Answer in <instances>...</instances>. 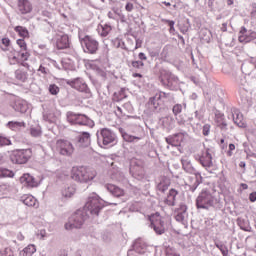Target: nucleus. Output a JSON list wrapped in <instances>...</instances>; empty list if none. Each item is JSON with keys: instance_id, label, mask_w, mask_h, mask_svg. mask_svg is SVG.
Here are the masks:
<instances>
[{"instance_id": "1", "label": "nucleus", "mask_w": 256, "mask_h": 256, "mask_svg": "<svg viewBox=\"0 0 256 256\" xmlns=\"http://www.w3.org/2000/svg\"><path fill=\"white\" fill-rule=\"evenodd\" d=\"M105 203L107 202L101 199L97 193H92L89 195L88 200L81 211L84 215H88V219H90V217H99V213H101V210L105 207Z\"/></svg>"}, {"instance_id": "2", "label": "nucleus", "mask_w": 256, "mask_h": 256, "mask_svg": "<svg viewBox=\"0 0 256 256\" xmlns=\"http://www.w3.org/2000/svg\"><path fill=\"white\" fill-rule=\"evenodd\" d=\"M97 177V172L93 168L80 166L72 169V179L78 183H89Z\"/></svg>"}, {"instance_id": "3", "label": "nucleus", "mask_w": 256, "mask_h": 256, "mask_svg": "<svg viewBox=\"0 0 256 256\" xmlns=\"http://www.w3.org/2000/svg\"><path fill=\"white\" fill-rule=\"evenodd\" d=\"M216 204L217 198H215L213 193H211V190L208 189H203L196 198L197 209L209 210L211 207H215Z\"/></svg>"}, {"instance_id": "4", "label": "nucleus", "mask_w": 256, "mask_h": 256, "mask_svg": "<svg viewBox=\"0 0 256 256\" xmlns=\"http://www.w3.org/2000/svg\"><path fill=\"white\" fill-rule=\"evenodd\" d=\"M88 215L84 214L83 210L79 209L68 219V222L64 225L66 231H73V229H81L83 223L87 221Z\"/></svg>"}, {"instance_id": "5", "label": "nucleus", "mask_w": 256, "mask_h": 256, "mask_svg": "<svg viewBox=\"0 0 256 256\" xmlns=\"http://www.w3.org/2000/svg\"><path fill=\"white\" fill-rule=\"evenodd\" d=\"M96 135L99 147H107V145H113L117 141V135L109 128L100 129Z\"/></svg>"}, {"instance_id": "6", "label": "nucleus", "mask_w": 256, "mask_h": 256, "mask_svg": "<svg viewBox=\"0 0 256 256\" xmlns=\"http://www.w3.org/2000/svg\"><path fill=\"white\" fill-rule=\"evenodd\" d=\"M33 157V151L28 149H17L11 152L10 160L15 165H25V163L29 162V159Z\"/></svg>"}, {"instance_id": "7", "label": "nucleus", "mask_w": 256, "mask_h": 256, "mask_svg": "<svg viewBox=\"0 0 256 256\" xmlns=\"http://www.w3.org/2000/svg\"><path fill=\"white\" fill-rule=\"evenodd\" d=\"M67 121L70 122L71 125H84L86 127H93V125H95V122L87 117V115L73 112L67 113Z\"/></svg>"}, {"instance_id": "8", "label": "nucleus", "mask_w": 256, "mask_h": 256, "mask_svg": "<svg viewBox=\"0 0 256 256\" xmlns=\"http://www.w3.org/2000/svg\"><path fill=\"white\" fill-rule=\"evenodd\" d=\"M80 43L84 53L95 55L97 54V51H99V42L91 36H85L84 38L80 39Z\"/></svg>"}, {"instance_id": "9", "label": "nucleus", "mask_w": 256, "mask_h": 256, "mask_svg": "<svg viewBox=\"0 0 256 256\" xmlns=\"http://www.w3.org/2000/svg\"><path fill=\"white\" fill-rule=\"evenodd\" d=\"M161 81L164 87H168V89L173 90L177 88L179 78L169 71H164L161 73Z\"/></svg>"}, {"instance_id": "10", "label": "nucleus", "mask_w": 256, "mask_h": 256, "mask_svg": "<svg viewBox=\"0 0 256 256\" xmlns=\"http://www.w3.org/2000/svg\"><path fill=\"white\" fill-rule=\"evenodd\" d=\"M56 147L60 155H64L65 157H71V155H73L75 151L73 144L68 140H58L56 143Z\"/></svg>"}, {"instance_id": "11", "label": "nucleus", "mask_w": 256, "mask_h": 256, "mask_svg": "<svg viewBox=\"0 0 256 256\" xmlns=\"http://www.w3.org/2000/svg\"><path fill=\"white\" fill-rule=\"evenodd\" d=\"M190 175L194 176L187 177L186 187L188 188V191H191V193H195V191H197V187L201 185L203 177L199 172L191 173Z\"/></svg>"}, {"instance_id": "12", "label": "nucleus", "mask_w": 256, "mask_h": 256, "mask_svg": "<svg viewBox=\"0 0 256 256\" xmlns=\"http://www.w3.org/2000/svg\"><path fill=\"white\" fill-rule=\"evenodd\" d=\"M209 149H205L201 152L200 155L196 156V159L204 167V169H211L213 167V156Z\"/></svg>"}, {"instance_id": "13", "label": "nucleus", "mask_w": 256, "mask_h": 256, "mask_svg": "<svg viewBox=\"0 0 256 256\" xmlns=\"http://www.w3.org/2000/svg\"><path fill=\"white\" fill-rule=\"evenodd\" d=\"M67 85H70L76 91H80L81 93H89V87L83 78H75L73 80H68Z\"/></svg>"}, {"instance_id": "14", "label": "nucleus", "mask_w": 256, "mask_h": 256, "mask_svg": "<svg viewBox=\"0 0 256 256\" xmlns=\"http://www.w3.org/2000/svg\"><path fill=\"white\" fill-rule=\"evenodd\" d=\"M75 145L78 149H85L91 145V134L89 132H83L78 135L75 141Z\"/></svg>"}, {"instance_id": "15", "label": "nucleus", "mask_w": 256, "mask_h": 256, "mask_svg": "<svg viewBox=\"0 0 256 256\" xmlns=\"http://www.w3.org/2000/svg\"><path fill=\"white\" fill-rule=\"evenodd\" d=\"M228 118L233 119V122L235 123V125H237L238 127L242 128V129L247 127V124H245V122L243 121V114L237 108L231 109V113L228 116Z\"/></svg>"}, {"instance_id": "16", "label": "nucleus", "mask_w": 256, "mask_h": 256, "mask_svg": "<svg viewBox=\"0 0 256 256\" xmlns=\"http://www.w3.org/2000/svg\"><path fill=\"white\" fill-rule=\"evenodd\" d=\"M185 135H187V133H177L166 137L165 140L166 143L172 145V147H180L181 143L185 140Z\"/></svg>"}, {"instance_id": "17", "label": "nucleus", "mask_w": 256, "mask_h": 256, "mask_svg": "<svg viewBox=\"0 0 256 256\" xmlns=\"http://www.w3.org/2000/svg\"><path fill=\"white\" fill-rule=\"evenodd\" d=\"M56 47L57 49H69L71 47V41L69 40V35L58 34L56 37Z\"/></svg>"}, {"instance_id": "18", "label": "nucleus", "mask_w": 256, "mask_h": 256, "mask_svg": "<svg viewBox=\"0 0 256 256\" xmlns=\"http://www.w3.org/2000/svg\"><path fill=\"white\" fill-rule=\"evenodd\" d=\"M17 9L20 15H27L28 13H31V11H33V5H31V2H29V0H18Z\"/></svg>"}, {"instance_id": "19", "label": "nucleus", "mask_w": 256, "mask_h": 256, "mask_svg": "<svg viewBox=\"0 0 256 256\" xmlns=\"http://www.w3.org/2000/svg\"><path fill=\"white\" fill-rule=\"evenodd\" d=\"M20 183L24 187H28L30 189H33V187H37L39 185L37 183V180H35V177L31 176V174H24L20 177Z\"/></svg>"}, {"instance_id": "20", "label": "nucleus", "mask_w": 256, "mask_h": 256, "mask_svg": "<svg viewBox=\"0 0 256 256\" xmlns=\"http://www.w3.org/2000/svg\"><path fill=\"white\" fill-rule=\"evenodd\" d=\"M150 227L154 229L156 235H163L165 233V222L161 218L151 220Z\"/></svg>"}, {"instance_id": "21", "label": "nucleus", "mask_w": 256, "mask_h": 256, "mask_svg": "<svg viewBox=\"0 0 256 256\" xmlns=\"http://www.w3.org/2000/svg\"><path fill=\"white\" fill-rule=\"evenodd\" d=\"M181 163H182V169H184L186 173H189V174L197 173V169L193 167V163H191V159H189V157L183 156L181 158Z\"/></svg>"}, {"instance_id": "22", "label": "nucleus", "mask_w": 256, "mask_h": 256, "mask_svg": "<svg viewBox=\"0 0 256 256\" xmlns=\"http://www.w3.org/2000/svg\"><path fill=\"white\" fill-rule=\"evenodd\" d=\"M105 189H107V191H109L113 197H123L125 195V190L113 184H106Z\"/></svg>"}, {"instance_id": "23", "label": "nucleus", "mask_w": 256, "mask_h": 256, "mask_svg": "<svg viewBox=\"0 0 256 256\" xmlns=\"http://www.w3.org/2000/svg\"><path fill=\"white\" fill-rule=\"evenodd\" d=\"M20 201L27 207H39L37 199L33 195L25 194L21 196Z\"/></svg>"}, {"instance_id": "24", "label": "nucleus", "mask_w": 256, "mask_h": 256, "mask_svg": "<svg viewBox=\"0 0 256 256\" xmlns=\"http://www.w3.org/2000/svg\"><path fill=\"white\" fill-rule=\"evenodd\" d=\"M12 107L18 113H27V109H29V106H27V101L21 100L19 98L15 100Z\"/></svg>"}, {"instance_id": "25", "label": "nucleus", "mask_w": 256, "mask_h": 256, "mask_svg": "<svg viewBox=\"0 0 256 256\" xmlns=\"http://www.w3.org/2000/svg\"><path fill=\"white\" fill-rule=\"evenodd\" d=\"M132 247H134V249H136L140 255L147 253V243H145V241L141 238L136 239Z\"/></svg>"}, {"instance_id": "26", "label": "nucleus", "mask_w": 256, "mask_h": 256, "mask_svg": "<svg viewBox=\"0 0 256 256\" xmlns=\"http://www.w3.org/2000/svg\"><path fill=\"white\" fill-rule=\"evenodd\" d=\"M179 192L175 189H170L167 198L165 199L166 205H169V207H175V199Z\"/></svg>"}, {"instance_id": "27", "label": "nucleus", "mask_w": 256, "mask_h": 256, "mask_svg": "<svg viewBox=\"0 0 256 256\" xmlns=\"http://www.w3.org/2000/svg\"><path fill=\"white\" fill-rule=\"evenodd\" d=\"M187 216V206L186 205H180V208L177 211V214L175 215L176 221L178 223H183L185 221V217Z\"/></svg>"}, {"instance_id": "28", "label": "nucleus", "mask_w": 256, "mask_h": 256, "mask_svg": "<svg viewBox=\"0 0 256 256\" xmlns=\"http://www.w3.org/2000/svg\"><path fill=\"white\" fill-rule=\"evenodd\" d=\"M6 127L11 131H21V129H25L26 124L25 122L10 121L6 124Z\"/></svg>"}, {"instance_id": "29", "label": "nucleus", "mask_w": 256, "mask_h": 256, "mask_svg": "<svg viewBox=\"0 0 256 256\" xmlns=\"http://www.w3.org/2000/svg\"><path fill=\"white\" fill-rule=\"evenodd\" d=\"M113 28H111V25L109 24H100L97 28V32L100 35V37H107L111 33Z\"/></svg>"}, {"instance_id": "30", "label": "nucleus", "mask_w": 256, "mask_h": 256, "mask_svg": "<svg viewBox=\"0 0 256 256\" xmlns=\"http://www.w3.org/2000/svg\"><path fill=\"white\" fill-rule=\"evenodd\" d=\"M37 252V247L34 244H29L20 251L19 256H33Z\"/></svg>"}, {"instance_id": "31", "label": "nucleus", "mask_w": 256, "mask_h": 256, "mask_svg": "<svg viewBox=\"0 0 256 256\" xmlns=\"http://www.w3.org/2000/svg\"><path fill=\"white\" fill-rule=\"evenodd\" d=\"M148 108L152 113H155L157 109H159V97L156 95L154 97H151L147 103Z\"/></svg>"}, {"instance_id": "32", "label": "nucleus", "mask_w": 256, "mask_h": 256, "mask_svg": "<svg viewBox=\"0 0 256 256\" xmlns=\"http://www.w3.org/2000/svg\"><path fill=\"white\" fill-rule=\"evenodd\" d=\"M14 75L18 81H21V83H25V81H27V79L29 78V73H27V71H25L24 69H17L14 72Z\"/></svg>"}, {"instance_id": "33", "label": "nucleus", "mask_w": 256, "mask_h": 256, "mask_svg": "<svg viewBox=\"0 0 256 256\" xmlns=\"http://www.w3.org/2000/svg\"><path fill=\"white\" fill-rule=\"evenodd\" d=\"M256 39V32L255 31H248L247 36H239L238 40L240 43H249Z\"/></svg>"}, {"instance_id": "34", "label": "nucleus", "mask_w": 256, "mask_h": 256, "mask_svg": "<svg viewBox=\"0 0 256 256\" xmlns=\"http://www.w3.org/2000/svg\"><path fill=\"white\" fill-rule=\"evenodd\" d=\"M119 131L123 139L126 140L128 143H133V141L135 140L139 141V137L128 134L123 128H120Z\"/></svg>"}, {"instance_id": "35", "label": "nucleus", "mask_w": 256, "mask_h": 256, "mask_svg": "<svg viewBox=\"0 0 256 256\" xmlns=\"http://www.w3.org/2000/svg\"><path fill=\"white\" fill-rule=\"evenodd\" d=\"M19 57H20V63L23 67H29V64L25 63L24 61H27L29 59V52L26 50H20L18 51Z\"/></svg>"}, {"instance_id": "36", "label": "nucleus", "mask_w": 256, "mask_h": 256, "mask_svg": "<svg viewBox=\"0 0 256 256\" xmlns=\"http://www.w3.org/2000/svg\"><path fill=\"white\" fill-rule=\"evenodd\" d=\"M210 103H212L214 107H225V103H223V98L219 96H215V95L211 96Z\"/></svg>"}, {"instance_id": "37", "label": "nucleus", "mask_w": 256, "mask_h": 256, "mask_svg": "<svg viewBox=\"0 0 256 256\" xmlns=\"http://www.w3.org/2000/svg\"><path fill=\"white\" fill-rule=\"evenodd\" d=\"M14 31H15L16 33H18V35H19L20 37H22L23 39L29 37V30H27V28H25V27H23V26H16V27L14 28Z\"/></svg>"}, {"instance_id": "38", "label": "nucleus", "mask_w": 256, "mask_h": 256, "mask_svg": "<svg viewBox=\"0 0 256 256\" xmlns=\"http://www.w3.org/2000/svg\"><path fill=\"white\" fill-rule=\"evenodd\" d=\"M63 197L69 198L75 195V188L73 186H67L62 189Z\"/></svg>"}, {"instance_id": "39", "label": "nucleus", "mask_w": 256, "mask_h": 256, "mask_svg": "<svg viewBox=\"0 0 256 256\" xmlns=\"http://www.w3.org/2000/svg\"><path fill=\"white\" fill-rule=\"evenodd\" d=\"M5 177L13 178L15 177V173L7 168L0 167V179H4Z\"/></svg>"}, {"instance_id": "40", "label": "nucleus", "mask_w": 256, "mask_h": 256, "mask_svg": "<svg viewBox=\"0 0 256 256\" xmlns=\"http://www.w3.org/2000/svg\"><path fill=\"white\" fill-rule=\"evenodd\" d=\"M2 51H11V40L9 38H2V45H0Z\"/></svg>"}, {"instance_id": "41", "label": "nucleus", "mask_w": 256, "mask_h": 256, "mask_svg": "<svg viewBox=\"0 0 256 256\" xmlns=\"http://www.w3.org/2000/svg\"><path fill=\"white\" fill-rule=\"evenodd\" d=\"M31 137H41V126H34L30 128Z\"/></svg>"}, {"instance_id": "42", "label": "nucleus", "mask_w": 256, "mask_h": 256, "mask_svg": "<svg viewBox=\"0 0 256 256\" xmlns=\"http://www.w3.org/2000/svg\"><path fill=\"white\" fill-rule=\"evenodd\" d=\"M215 246L221 251L223 256L229 255V249L223 243H215Z\"/></svg>"}, {"instance_id": "43", "label": "nucleus", "mask_w": 256, "mask_h": 256, "mask_svg": "<svg viewBox=\"0 0 256 256\" xmlns=\"http://www.w3.org/2000/svg\"><path fill=\"white\" fill-rule=\"evenodd\" d=\"M7 145H11V139H9V137L1 134L0 135V147H5Z\"/></svg>"}, {"instance_id": "44", "label": "nucleus", "mask_w": 256, "mask_h": 256, "mask_svg": "<svg viewBox=\"0 0 256 256\" xmlns=\"http://www.w3.org/2000/svg\"><path fill=\"white\" fill-rule=\"evenodd\" d=\"M130 163H131V167H133L134 165V167H137L138 169H143V165H144L143 160H138L137 158H134L131 160Z\"/></svg>"}, {"instance_id": "45", "label": "nucleus", "mask_w": 256, "mask_h": 256, "mask_svg": "<svg viewBox=\"0 0 256 256\" xmlns=\"http://www.w3.org/2000/svg\"><path fill=\"white\" fill-rule=\"evenodd\" d=\"M183 111V105L181 104H176L172 108V113L177 117L181 112Z\"/></svg>"}, {"instance_id": "46", "label": "nucleus", "mask_w": 256, "mask_h": 256, "mask_svg": "<svg viewBox=\"0 0 256 256\" xmlns=\"http://www.w3.org/2000/svg\"><path fill=\"white\" fill-rule=\"evenodd\" d=\"M8 61L10 65H19V63H21V59L19 58V55L9 56Z\"/></svg>"}, {"instance_id": "47", "label": "nucleus", "mask_w": 256, "mask_h": 256, "mask_svg": "<svg viewBox=\"0 0 256 256\" xmlns=\"http://www.w3.org/2000/svg\"><path fill=\"white\" fill-rule=\"evenodd\" d=\"M131 65L134 69H143V67H145V63H143V61L140 60L132 61Z\"/></svg>"}, {"instance_id": "48", "label": "nucleus", "mask_w": 256, "mask_h": 256, "mask_svg": "<svg viewBox=\"0 0 256 256\" xmlns=\"http://www.w3.org/2000/svg\"><path fill=\"white\" fill-rule=\"evenodd\" d=\"M48 91L51 95H58L59 94V88L56 84H51L48 88Z\"/></svg>"}, {"instance_id": "49", "label": "nucleus", "mask_w": 256, "mask_h": 256, "mask_svg": "<svg viewBox=\"0 0 256 256\" xmlns=\"http://www.w3.org/2000/svg\"><path fill=\"white\" fill-rule=\"evenodd\" d=\"M17 45L20 47V51H27V43H25L24 39H18Z\"/></svg>"}, {"instance_id": "50", "label": "nucleus", "mask_w": 256, "mask_h": 256, "mask_svg": "<svg viewBox=\"0 0 256 256\" xmlns=\"http://www.w3.org/2000/svg\"><path fill=\"white\" fill-rule=\"evenodd\" d=\"M157 97L158 99H173V94L167 92H160Z\"/></svg>"}, {"instance_id": "51", "label": "nucleus", "mask_w": 256, "mask_h": 256, "mask_svg": "<svg viewBox=\"0 0 256 256\" xmlns=\"http://www.w3.org/2000/svg\"><path fill=\"white\" fill-rule=\"evenodd\" d=\"M165 255L166 256H180L179 253H177V251L173 248H166Z\"/></svg>"}, {"instance_id": "52", "label": "nucleus", "mask_w": 256, "mask_h": 256, "mask_svg": "<svg viewBox=\"0 0 256 256\" xmlns=\"http://www.w3.org/2000/svg\"><path fill=\"white\" fill-rule=\"evenodd\" d=\"M210 131H211V125L205 124V125L203 126V130H202L203 135H204L205 137H207V135H209Z\"/></svg>"}, {"instance_id": "53", "label": "nucleus", "mask_w": 256, "mask_h": 256, "mask_svg": "<svg viewBox=\"0 0 256 256\" xmlns=\"http://www.w3.org/2000/svg\"><path fill=\"white\" fill-rule=\"evenodd\" d=\"M137 255H141V253H139L135 247L132 246L131 249L128 250L127 252V256H137Z\"/></svg>"}, {"instance_id": "54", "label": "nucleus", "mask_w": 256, "mask_h": 256, "mask_svg": "<svg viewBox=\"0 0 256 256\" xmlns=\"http://www.w3.org/2000/svg\"><path fill=\"white\" fill-rule=\"evenodd\" d=\"M7 51H8V53H7L8 59H9V57H15V56L19 55V51H16L13 48H10V50H7Z\"/></svg>"}, {"instance_id": "55", "label": "nucleus", "mask_w": 256, "mask_h": 256, "mask_svg": "<svg viewBox=\"0 0 256 256\" xmlns=\"http://www.w3.org/2000/svg\"><path fill=\"white\" fill-rule=\"evenodd\" d=\"M135 9V6L133 5V3L128 2L125 5V11H127L128 13H131V11H133Z\"/></svg>"}, {"instance_id": "56", "label": "nucleus", "mask_w": 256, "mask_h": 256, "mask_svg": "<svg viewBox=\"0 0 256 256\" xmlns=\"http://www.w3.org/2000/svg\"><path fill=\"white\" fill-rule=\"evenodd\" d=\"M112 11H113V13L115 14V15H117L118 17H125V16H123V13L121 12V9H119V8H112Z\"/></svg>"}, {"instance_id": "57", "label": "nucleus", "mask_w": 256, "mask_h": 256, "mask_svg": "<svg viewBox=\"0 0 256 256\" xmlns=\"http://www.w3.org/2000/svg\"><path fill=\"white\" fill-rule=\"evenodd\" d=\"M162 23H167L169 27H175V21L173 20L162 19Z\"/></svg>"}, {"instance_id": "58", "label": "nucleus", "mask_w": 256, "mask_h": 256, "mask_svg": "<svg viewBox=\"0 0 256 256\" xmlns=\"http://www.w3.org/2000/svg\"><path fill=\"white\" fill-rule=\"evenodd\" d=\"M158 189H159V191H161L162 193H165V191L168 189V186L165 185V184H163V183H160V184L158 185Z\"/></svg>"}, {"instance_id": "59", "label": "nucleus", "mask_w": 256, "mask_h": 256, "mask_svg": "<svg viewBox=\"0 0 256 256\" xmlns=\"http://www.w3.org/2000/svg\"><path fill=\"white\" fill-rule=\"evenodd\" d=\"M138 59H139V61H147V55H145V53H143V52H140L138 54Z\"/></svg>"}, {"instance_id": "60", "label": "nucleus", "mask_w": 256, "mask_h": 256, "mask_svg": "<svg viewBox=\"0 0 256 256\" xmlns=\"http://www.w3.org/2000/svg\"><path fill=\"white\" fill-rule=\"evenodd\" d=\"M231 151H235V144H229L228 157H231V155H233V152Z\"/></svg>"}, {"instance_id": "61", "label": "nucleus", "mask_w": 256, "mask_h": 256, "mask_svg": "<svg viewBox=\"0 0 256 256\" xmlns=\"http://www.w3.org/2000/svg\"><path fill=\"white\" fill-rule=\"evenodd\" d=\"M249 199H250L251 203H255V201H256V192L250 193Z\"/></svg>"}, {"instance_id": "62", "label": "nucleus", "mask_w": 256, "mask_h": 256, "mask_svg": "<svg viewBox=\"0 0 256 256\" xmlns=\"http://www.w3.org/2000/svg\"><path fill=\"white\" fill-rule=\"evenodd\" d=\"M43 119L44 121H48V123H51V121H53L51 116H48L47 113L43 114Z\"/></svg>"}, {"instance_id": "63", "label": "nucleus", "mask_w": 256, "mask_h": 256, "mask_svg": "<svg viewBox=\"0 0 256 256\" xmlns=\"http://www.w3.org/2000/svg\"><path fill=\"white\" fill-rule=\"evenodd\" d=\"M219 127L222 131H227V124L225 122L220 123Z\"/></svg>"}, {"instance_id": "64", "label": "nucleus", "mask_w": 256, "mask_h": 256, "mask_svg": "<svg viewBox=\"0 0 256 256\" xmlns=\"http://www.w3.org/2000/svg\"><path fill=\"white\" fill-rule=\"evenodd\" d=\"M4 253H5L6 256H13V252H11V249H9V248H6L4 250Z\"/></svg>"}]
</instances>
